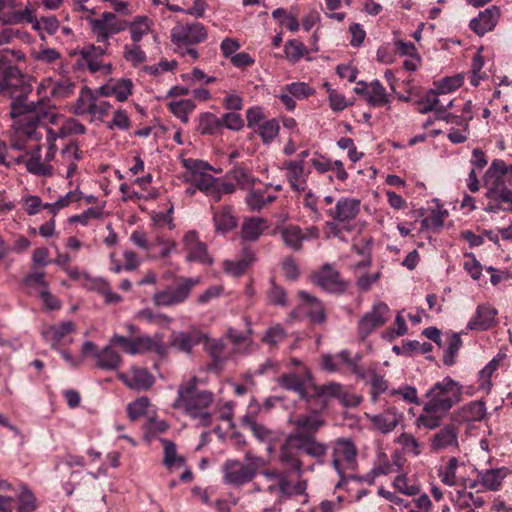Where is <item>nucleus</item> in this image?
<instances>
[{"label":"nucleus","mask_w":512,"mask_h":512,"mask_svg":"<svg viewBox=\"0 0 512 512\" xmlns=\"http://www.w3.org/2000/svg\"><path fill=\"white\" fill-rule=\"evenodd\" d=\"M281 238L284 244L294 251L302 249V243L307 236L302 232V229L297 225H287L280 230Z\"/></svg>","instance_id":"nucleus-37"},{"label":"nucleus","mask_w":512,"mask_h":512,"mask_svg":"<svg viewBox=\"0 0 512 512\" xmlns=\"http://www.w3.org/2000/svg\"><path fill=\"white\" fill-rule=\"evenodd\" d=\"M313 397H317L322 400L323 406L326 405V399L329 397L337 398L341 400L345 405H348L347 402V393L343 390L342 385L338 383H329L321 386H314V395Z\"/></svg>","instance_id":"nucleus-33"},{"label":"nucleus","mask_w":512,"mask_h":512,"mask_svg":"<svg viewBox=\"0 0 512 512\" xmlns=\"http://www.w3.org/2000/svg\"><path fill=\"white\" fill-rule=\"evenodd\" d=\"M284 53L291 63H297L308 54V48L300 40L291 39L285 43Z\"/></svg>","instance_id":"nucleus-48"},{"label":"nucleus","mask_w":512,"mask_h":512,"mask_svg":"<svg viewBox=\"0 0 512 512\" xmlns=\"http://www.w3.org/2000/svg\"><path fill=\"white\" fill-rule=\"evenodd\" d=\"M336 489H344L348 494L349 502H359L363 497L369 494V490L363 488L361 483L351 477L349 474L340 477L335 486Z\"/></svg>","instance_id":"nucleus-29"},{"label":"nucleus","mask_w":512,"mask_h":512,"mask_svg":"<svg viewBox=\"0 0 512 512\" xmlns=\"http://www.w3.org/2000/svg\"><path fill=\"white\" fill-rule=\"evenodd\" d=\"M296 428L295 433L291 435L298 437L301 441L308 444V451L312 454L327 455L328 447L317 441L315 435L319 429L324 426V420L318 412H311L310 414H303L297 416L292 420Z\"/></svg>","instance_id":"nucleus-6"},{"label":"nucleus","mask_w":512,"mask_h":512,"mask_svg":"<svg viewBox=\"0 0 512 512\" xmlns=\"http://www.w3.org/2000/svg\"><path fill=\"white\" fill-rule=\"evenodd\" d=\"M307 447L308 444L289 434L280 446L279 460L282 466L289 472L300 476L303 472L302 457L304 455L314 458L319 464L325 463V454H312Z\"/></svg>","instance_id":"nucleus-5"},{"label":"nucleus","mask_w":512,"mask_h":512,"mask_svg":"<svg viewBox=\"0 0 512 512\" xmlns=\"http://www.w3.org/2000/svg\"><path fill=\"white\" fill-rule=\"evenodd\" d=\"M41 146L36 145L31 151V156L25 161L27 170L37 176H51L53 166L41 161Z\"/></svg>","instance_id":"nucleus-32"},{"label":"nucleus","mask_w":512,"mask_h":512,"mask_svg":"<svg viewBox=\"0 0 512 512\" xmlns=\"http://www.w3.org/2000/svg\"><path fill=\"white\" fill-rule=\"evenodd\" d=\"M253 261L254 252L250 248H244L239 260L226 261L224 263L225 271L233 276H241L247 271Z\"/></svg>","instance_id":"nucleus-38"},{"label":"nucleus","mask_w":512,"mask_h":512,"mask_svg":"<svg viewBox=\"0 0 512 512\" xmlns=\"http://www.w3.org/2000/svg\"><path fill=\"white\" fill-rule=\"evenodd\" d=\"M18 502L17 512H34L37 508L36 498L26 486H22Z\"/></svg>","instance_id":"nucleus-60"},{"label":"nucleus","mask_w":512,"mask_h":512,"mask_svg":"<svg viewBox=\"0 0 512 512\" xmlns=\"http://www.w3.org/2000/svg\"><path fill=\"white\" fill-rule=\"evenodd\" d=\"M371 424L381 433L387 434L392 432L398 425L401 415L398 414L396 408L391 407L377 415H367Z\"/></svg>","instance_id":"nucleus-27"},{"label":"nucleus","mask_w":512,"mask_h":512,"mask_svg":"<svg viewBox=\"0 0 512 512\" xmlns=\"http://www.w3.org/2000/svg\"><path fill=\"white\" fill-rule=\"evenodd\" d=\"M244 424L250 429L252 434L261 442L271 443L276 439L275 433L256 421L245 417Z\"/></svg>","instance_id":"nucleus-54"},{"label":"nucleus","mask_w":512,"mask_h":512,"mask_svg":"<svg viewBox=\"0 0 512 512\" xmlns=\"http://www.w3.org/2000/svg\"><path fill=\"white\" fill-rule=\"evenodd\" d=\"M199 283V278H176L174 284L153 295V302L156 306L164 307L182 304L188 299L192 289Z\"/></svg>","instance_id":"nucleus-8"},{"label":"nucleus","mask_w":512,"mask_h":512,"mask_svg":"<svg viewBox=\"0 0 512 512\" xmlns=\"http://www.w3.org/2000/svg\"><path fill=\"white\" fill-rule=\"evenodd\" d=\"M458 446V428L454 424L443 426L430 438V448L434 452L457 449Z\"/></svg>","instance_id":"nucleus-17"},{"label":"nucleus","mask_w":512,"mask_h":512,"mask_svg":"<svg viewBox=\"0 0 512 512\" xmlns=\"http://www.w3.org/2000/svg\"><path fill=\"white\" fill-rule=\"evenodd\" d=\"M291 363L296 369L279 376L278 383L281 387L296 392L302 400L310 402L312 396L308 392V387L312 385L311 372L296 358H292Z\"/></svg>","instance_id":"nucleus-9"},{"label":"nucleus","mask_w":512,"mask_h":512,"mask_svg":"<svg viewBox=\"0 0 512 512\" xmlns=\"http://www.w3.org/2000/svg\"><path fill=\"white\" fill-rule=\"evenodd\" d=\"M434 88L427 91L425 96L417 102L418 111L422 114H426L431 111L442 113L453 106V101H450L447 105H443L438 99Z\"/></svg>","instance_id":"nucleus-34"},{"label":"nucleus","mask_w":512,"mask_h":512,"mask_svg":"<svg viewBox=\"0 0 512 512\" xmlns=\"http://www.w3.org/2000/svg\"><path fill=\"white\" fill-rule=\"evenodd\" d=\"M198 131L201 135H214L220 132V118L211 112L202 113L199 117Z\"/></svg>","instance_id":"nucleus-44"},{"label":"nucleus","mask_w":512,"mask_h":512,"mask_svg":"<svg viewBox=\"0 0 512 512\" xmlns=\"http://www.w3.org/2000/svg\"><path fill=\"white\" fill-rule=\"evenodd\" d=\"M223 482L239 487L251 482L257 474L254 463L244 464L239 460H227L223 464Z\"/></svg>","instance_id":"nucleus-12"},{"label":"nucleus","mask_w":512,"mask_h":512,"mask_svg":"<svg viewBox=\"0 0 512 512\" xmlns=\"http://www.w3.org/2000/svg\"><path fill=\"white\" fill-rule=\"evenodd\" d=\"M287 170V179L290 187L295 192L304 191V165L302 161H287L284 164Z\"/></svg>","instance_id":"nucleus-30"},{"label":"nucleus","mask_w":512,"mask_h":512,"mask_svg":"<svg viewBox=\"0 0 512 512\" xmlns=\"http://www.w3.org/2000/svg\"><path fill=\"white\" fill-rule=\"evenodd\" d=\"M366 102L371 107H383L390 103L389 95L379 80L370 83V90Z\"/></svg>","instance_id":"nucleus-39"},{"label":"nucleus","mask_w":512,"mask_h":512,"mask_svg":"<svg viewBox=\"0 0 512 512\" xmlns=\"http://www.w3.org/2000/svg\"><path fill=\"white\" fill-rule=\"evenodd\" d=\"M31 90L20 69L10 60L0 57V95L12 98L10 116L18 118L19 127L30 137H38L31 125L35 121H51L53 115L42 103H26Z\"/></svg>","instance_id":"nucleus-1"},{"label":"nucleus","mask_w":512,"mask_h":512,"mask_svg":"<svg viewBox=\"0 0 512 512\" xmlns=\"http://www.w3.org/2000/svg\"><path fill=\"white\" fill-rule=\"evenodd\" d=\"M204 339L205 336L196 330L177 332L172 334L171 345L184 353H190Z\"/></svg>","instance_id":"nucleus-28"},{"label":"nucleus","mask_w":512,"mask_h":512,"mask_svg":"<svg viewBox=\"0 0 512 512\" xmlns=\"http://www.w3.org/2000/svg\"><path fill=\"white\" fill-rule=\"evenodd\" d=\"M358 360L353 359L350 356V352L347 350H343L335 355L326 354L322 357V366L325 370L330 372H337L340 370V365H346L351 372L354 374L361 375V369L358 365Z\"/></svg>","instance_id":"nucleus-20"},{"label":"nucleus","mask_w":512,"mask_h":512,"mask_svg":"<svg viewBox=\"0 0 512 512\" xmlns=\"http://www.w3.org/2000/svg\"><path fill=\"white\" fill-rule=\"evenodd\" d=\"M497 310L489 304L478 305L467 323V330L486 331L496 325Z\"/></svg>","instance_id":"nucleus-18"},{"label":"nucleus","mask_w":512,"mask_h":512,"mask_svg":"<svg viewBox=\"0 0 512 512\" xmlns=\"http://www.w3.org/2000/svg\"><path fill=\"white\" fill-rule=\"evenodd\" d=\"M429 401L424 405L425 412L446 414L461 400L462 386L450 377L436 382L427 392Z\"/></svg>","instance_id":"nucleus-4"},{"label":"nucleus","mask_w":512,"mask_h":512,"mask_svg":"<svg viewBox=\"0 0 512 512\" xmlns=\"http://www.w3.org/2000/svg\"><path fill=\"white\" fill-rule=\"evenodd\" d=\"M499 367V360L492 359L480 372H479V388L489 393L492 382L491 376Z\"/></svg>","instance_id":"nucleus-58"},{"label":"nucleus","mask_w":512,"mask_h":512,"mask_svg":"<svg viewBox=\"0 0 512 512\" xmlns=\"http://www.w3.org/2000/svg\"><path fill=\"white\" fill-rule=\"evenodd\" d=\"M448 216V211L442 209L439 204L432 209L430 214L421 221V230H432L438 232L444 225V219Z\"/></svg>","instance_id":"nucleus-41"},{"label":"nucleus","mask_w":512,"mask_h":512,"mask_svg":"<svg viewBox=\"0 0 512 512\" xmlns=\"http://www.w3.org/2000/svg\"><path fill=\"white\" fill-rule=\"evenodd\" d=\"M89 23L92 33L96 36V42L102 44H110V38L126 28L125 21L112 12H104L100 18L90 19Z\"/></svg>","instance_id":"nucleus-11"},{"label":"nucleus","mask_w":512,"mask_h":512,"mask_svg":"<svg viewBox=\"0 0 512 512\" xmlns=\"http://www.w3.org/2000/svg\"><path fill=\"white\" fill-rule=\"evenodd\" d=\"M36 103H42L43 107L51 112V114L53 115V119L51 121H47V122L35 121L31 126L33 127V129H35L37 135H39V136L38 137H30L24 129H21L19 127L18 118H14V127L16 130V133L19 136V138L25 137L28 140L39 141L43 136V133L41 130H44L46 133V140H47L48 145L55 144L58 134L53 129L49 128L47 125L50 123L56 122L57 114L54 112L49 99H42V100L37 101Z\"/></svg>","instance_id":"nucleus-15"},{"label":"nucleus","mask_w":512,"mask_h":512,"mask_svg":"<svg viewBox=\"0 0 512 512\" xmlns=\"http://www.w3.org/2000/svg\"><path fill=\"white\" fill-rule=\"evenodd\" d=\"M88 96V103L86 108L84 109L85 111H88V114L92 116H97L99 118H102L109 114L112 105L108 101H98L94 93H89Z\"/></svg>","instance_id":"nucleus-52"},{"label":"nucleus","mask_w":512,"mask_h":512,"mask_svg":"<svg viewBox=\"0 0 512 512\" xmlns=\"http://www.w3.org/2000/svg\"><path fill=\"white\" fill-rule=\"evenodd\" d=\"M390 308L384 302L373 305L371 311L365 313L358 323V334L362 340L373 331L382 327L390 318Z\"/></svg>","instance_id":"nucleus-13"},{"label":"nucleus","mask_w":512,"mask_h":512,"mask_svg":"<svg viewBox=\"0 0 512 512\" xmlns=\"http://www.w3.org/2000/svg\"><path fill=\"white\" fill-rule=\"evenodd\" d=\"M360 207L361 201L359 199L341 197L337 200L335 207L325 210V214L332 220L349 225L360 213Z\"/></svg>","instance_id":"nucleus-14"},{"label":"nucleus","mask_w":512,"mask_h":512,"mask_svg":"<svg viewBox=\"0 0 512 512\" xmlns=\"http://www.w3.org/2000/svg\"><path fill=\"white\" fill-rule=\"evenodd\" d=\"M508 473L509 470L506 467L480 470L478 471V481L484 490L496 492L501 489L503 480Z\"/></svg>","instance_id":"nucleus-26"},{"label":"nucleus","mask_w":512,"mask_h":512,"mask_svg":"<svg viewBox=\"0 0 512 512\" xmlns=\"http://www.w3.org/2000/svg\"><path fill=\"white\" fill-rule=\"evenodd\" d=\"M464 83V77L460 74L447 76L434 81V90L438 95L452 93L460 88Z\"/></svg>","instance_id":"nucleus-42"},{"label":"nucleus","mask_w":512,"mask_h":512,"mask_svg":"<svg viewBox=\"0 0 512 512\" xmlns=\"http://www.w3.org/2000/svg\"><path fill=\"white\" fill-rule=\"evenodd\" d=\"M275 195H265V192L259 189H251L246 198V204L251 211H260L267 205L276 200Z\"/></svg>","instance_id":"nucleus-40"},{"label":"nucleus","mask_w":512,"mask_h":512,"mask_svg":"<svg viewBox=\"0 0 512 512\" xmlns=\"http://www.w3.org/2000/svg\"><path fill=\"white\" fill-rule=\"evenodd\" d=\"M153 352L160 357L167 353V348L162 341V336L155 334L153 337L142 335L134 337L133 355Z\"/></svg>","instance_id":"nucleus-23"},{"label":"nucleus","mask_w":512,"mask_h":512,"mask_svg":"<svg viewBox=\"0 0 512 512\" xmlns=\"http://www.w3.org/2000/svg\"><path fill=\"white\" fill-rule=\"evenodd\" d=\"M266 114L262 107L253 106L246 111L247 127L254 131L266 120Z\"/></svg>","instance_id":"nucleus-64"},{"label":"nucleus","mask_w":512,"mask_h":512,"mask_svg":"<svg viewBox=\"0 0 512 512\" xmlns=\"http://www.w3.org/2000/svg\"><path fill=\"white\" fill-rule=\"evenodd\" d=\"M269 480H277V485H270L268 487V491L273 493L276 487L279 489L281 495L283 496H292V487L293 483L288 479V477L278 471H265L263 473Z\"/></svg>","instance_id":"nucleus-43"},{"label":"nucleus","mask_w":512,"mask_h":512,"mask_svg":"<svg viewBox=\"0 0 512 512\" xmlns=\"http://www.w3.org/2000/svg\"><path fill=\"white\" fill-rule=\"evenodd\" d=\"M74 323L72 321H65L57 325L49 327L44 332V337L52 342V346L59 343L64 337L73 332Z\"/></svg>","instance_id":"nucleus-45"},{"label":"nucleus","mask_w":512,"mask_h":512,"mask_svg":"<svg viewBox=\"0 0 512 512\" xmlns=\"http://www.w3.org/2000/svg\"><path fill=\"white\" fill-rule=\"evenodd\" d=\"M267 297L269 302L275 306L286 307L288 305L286 290L274 280L271 281V286L267 291Z\"/></svg>","instance_id":"nucleus-59"},{"label":"nucleus","mask_w":512,"mask_h":512,"mask_svg":"<svg viewBox=\"0 0 512 512\" xmlns=\"http://www.w3.org/2000/svg\"><path fill=\"white\" fill-rule=\"evenodd\" d=\"M210 210L212 213V222L217 234L226 235L237 227L238 218L231 205L211 206Z\"/></svg>","instance_id":"nucleus-16"},{"label":"nucleus","mask_w":512,"mask_h":512,"mask_svg":"<svg viewBox=\"0 0 512 512\" xmlns=\"http://www.w3.org/2000/svg\"><path fill=\"white\" fill-rule=\"evenodd\" d=\"M196 105L191 99H182L169 104L170 111L183 123L189 121L188 115L195 109Z\"/></svg>","instance_id":"nucleus-56"},{"label":"nucleus","mask_w":512,"mask_h":512,"mask_svg":"<svg viewBox=\"0 0 512 512\" xmlns=\"http://www.w3.org/2000/svg\"><path fill=\"white\" fill-rule=\"evenodd\" d=\"M459 466V461L456 457H451L444 467L438 470V477L441 482L447 486H455L457 484L456 470Z\"/></svg>","instance_id":"nucleus-51"},{"label":"nucleus","mask_w":512,"mask_h":512,"mask_svg":"<svg viewBox=\"0 0 512 512\" xmlns=\"http://www.w3.org/2000/svg\"><path fill=\"white\" fill-rule=\"evenodd\" d=\"M197 385L198 378L196 376L182 383L172 406L176 409H183L194 419L199 418L200 424L207 427L211 425L212 415L206 409L212 404L214 395L210 391L198 389Z\"/></svg>","instance_id":"nucleus-3"},{"label":"nucleus","mask_w":512,"mask_h":512,"mask_svg":"<svg viewBox=\"0 0 512 512\" xmlns=\"http://www.w3.org/2000/svg\"><path fill=\"white\" fill-rule=\"evenodd\" d=\"M97 359L96 366L104 370H116L122 362V358L111 345L104 347L101 351L95 353Z\"/></svg>","instance_id":"nucleus-36"},{"label":"nucleus","mask_w":512,"mask_h":512,"mask_svg":"<svg viewBox=\"0 0 512 512\" xmlns=\"http://www.w3.org/2000/svg\"><path fill=\"white\" fill-rule=\"evenodd\" d=\"M123 57L126 61L130 62L132 66L137 67L138 65L146 61V53L141 49L138 44L125 45Z\"/></svg>","instance_id":"nucleus-61"},{"label":"nucleus","mask_w":512,"mask_h":512,"mask_svg":"<svg viewBox=\"0 0 512 512\" xmlns=\"http://www.w3.org/2000/svg\"><path fill=\"white\" fill-rule=\"evenodd\" d=\"M331 449V464L339 477L345 476L346 471L355 470L358 465V449L348 438H338L329 445Z\"/></svg>","instance_id":"nucleus-7"},{"label":"nucleus","mask_w":512,"mask_h":512,"mask_svg":"<svg viewBox=\"0 0 512 512\" xmlns=\"http://www.w3.org/2000/svg\"><path fill=\"white\" fill-rule=\"evenodd\" d=\"M129 31L134 44H138L142 40L143 36L150 32L149 19L145 16L136 17V19L129 25Z\"/></svg>","instance_id":"nucleus-55"},{"label":"nucleus","mask_w":512,"mask_h":512,"mask_svg":"<svg viewBox=\"0 0 512 512\" xmlns=\"http://www.w3.org/2000/svg\"><path fill=\"white\" fill-rule=\"evenodd\" d=\"M205 350L210 357L208 370L213 372H220L224 368L228 356L225 352V344L220 340H210L205 337L204 339Z\"/></svg>","instance_id":"nucleus-22"},{"label":"nucleus","mask_w":512,"mask_h":512,"mask_svg":"<svg viewBox=\"0 0 512 512\" xmlns=\"http://www.w3.org/2000/svg\"><path fill=\"white\" fill-rule=\"evenodd\" d=\"M37 21V17L34 15L33 10L26 7L24 10L14 11L7 15V19L4 20L5 23L10 24H19V23H30L32 28H34L35 23Z\"/></svg>","instance_id":"nucleus-62"},{"label":"nucleus","mask_w":512,"mask_h":512,"mask_svg":"<svg viewBox=\"0 0 512 512\" xmlns=\"http://www.w3.org/2000/svg\"><path fill=\"white\" fill-rule=\"evenodd\" d=\"M207 36L205 26L197 21L178 22L171 30V40L178 49L202 43Z\"/></svg>","instance_id":"nucleus-10"},{"label":"nucleus","mask_w":512,"mask_h":512,"mask_svg":"<svg viewBox=\"0 0 512 512\" xmlns=\"http://www.w3.org/2000/svg\"><path fill=\"white\" fill-rule=\"evenodd\" d=\"M266 228L265 219L258 217L246 218L241 227V237L245 241H257Z\"/></svg>","instance_id":"nucleus-31"},{"label":"nucleus","mask_w":512,"mask_h":512,"mask_svg":"<svg viewBox=\"0 0 512 512\" xmlns=\"http://www.w3.org/2000/svg\"><path fill=\"white\" fill-rule=\"evenodd\" d=\"M154 381L153 375L147 369L133 368L125 382L133 389L145 391L152 387Z\"/></svg>","instance_id":"nucleus-35"},{"label":"nucleus","mask_w":512,"mask_h":512,"mask_svg":"<svg viewBox=\"0 0 512 512\" xmlns=\"http://www.w3.org/2000/svg\"><path fill=\"white\" fill-rule=\"evenodd\" d=\"M315 283L328 292L341 293L346 285L340 279L338 271L334 270L329 264H325L314 276Z\"/></svg>","instance_id":"nucleus-19"},{"label":"nucleus","mask_w":512,"mask_h":512,"mask_svg":"<svg viewBox=\"0 0 512 512\" xmlns=\"http://www.w3.org/2000/svg\"><path fill=\"white\" fill-rule=\"evenodd\" d=\"M110 44L98 43V45H88L81 49L80 56L92 73L101 70V62L104 55L108 54Z\"/></svg>","instance_id":"nucleus-24"},{"label":"nucleus","mask_w":512,"mask_h":512,"mask_svg":"<svg viewBox=\"0 0 512 512\" xmlns=\"http://www.w3.org/2000/svg\"><path fill=\"white\" fill-rule=\"evenodd\" d=\"M486 415L483 401H472L462 408V417L466 421H482Z\"/></svg>","instance_id":"nucleus-53"},{"label":"nucleus","mask_w":512,"mask_h":512,"mask_svg":"<svg viewBox=\"0 0 512 512\" xmlns=\"http://www.w3.org/2000/svg\"><path fill=\"white\" fill-rule=\"evenodd\" d=\"M298 295L302 301L299 310L304 311L314 324L323 323L326 320V314L322 302L306 291H299Z\"/></svg>","instance_id":"nucleus-21"},{"label":"nucleus","mask_w":512,"mask_h":512,"mask_svg":"<svg viewBox=\"0 0 512 512\" xmlns=\"http://www.w3.org/2000/svg\"><path fill=\"white\" fill-rule=\"evenodd\" d=\"M499 16V8L493 6L492 8H488L483 12H480L478 17L473 18L470 21L469 27L477 35L482 36L485 33L491 31L496 26Z\"/></svg>","instance_id":"nucleus-25"},{"label":"nucleus","mask_w":512,"mask_h":512,"mask_svg":"<svg viewBox=\"0 0 512 512\" xmlns=\"http://www.w3.org/2000/svg\"><path fill=\"white\" fill-rule=\"evenodd\" d=\"M23 286L26 289H33L38 291L40 294V290L46 289L48 287V283L45 280L44 272H30L23 279Z\"/></svg>","instance_id":"nucleus-63"},{"label":"nucleus","mask_w":512,"mask_h":512,"mask_svg":"<svg viewBox=\"0 0 512 512\" xmlns=\"http://www.w3.org/2000/svg\"><path fill=\"white\" fill-rule=\"evenodd\" d=\"M287 338V332L281 324H275L267 329L261 342L271 349L278 347Z\"/></svg>","instance_id":"nucleus-49"},{"label":"nucleus","mask_w":512,"mask_h":512,"mask_svg":"<svg viewBox=\"0 0 512 512\" xmlns=\"http://www.w3.org/2000/svg\"><path fill=\"white\" fill-rule=\"evenodd\" d=\"M280 124L276 118L265 120L255 132L260 136L263 144H270L279 134Z\"/></svg>","instance_id":"nucleus-47"},{"label":"nucleus","mask_w":512,"mask_h":512,"mask_svg":"<svg viewBox=\"0 0 512 512\" xmlns=\"http://www.w3.org/2000/svg\"><path fill=\"white\" fill-rule=\"evenodd\" d=\"M483 185L488 201L485 211L512 212V165L501 159L493 160L483 177Z\"/></svg>","instance_id":"nucleus-2"},{"label":"nucleus","mask_w":512,"mask_h":512,"mask_svg":"<svg viewBox=\"0 0 512 512\" xmlns=\"http://www.w3.org/2000/svg\"><path fill=\"white\" fill-rule=\"evenodd\" d=\"M113 91H114V97L119 102H124L128 99L130 95H132L133 92V82L131 79L128 78H120V79H113Z\"/></svg>","instance_id":"nucleus-57"},{"label":"nucleus","mask_w":512,"mask_h":512,"mask_svg":"<svg viewBox=\"0 0 512 512\" xmlns=\"http://www.w3.org/2000/svg\"><path fill=\"white\" fill-rule=\"evenodd\" d=\"M226 178L234 181L240 189H246L255 184L254 177L242 167H234L226 174Z\"/></svg>","instance_id":"nucleus-50"},{"label":"nucleus","mask_w":512,"mask_h":512,"mask_svg":"<svg viewBox=\"0 0 512 512\" xmlns=\"http://www.w3.org/2000/svg\"><path fill=\"white\" fill-rule=\"evenodd\" d=\"M445 344H447V347L444 350L443 363L446 366H452L455 364L458 351L462 347V340L460 335L458 333L450 334L447 336Z\"/></svg>","instance_id":"nucleus-46"}]
</instances>
